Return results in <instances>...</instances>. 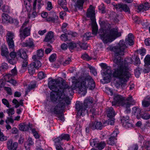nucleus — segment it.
I'll list each match as a JSON object with an SVG mask.
<instances>
[{
	"instance_id": "nucleus-1",
	"label": "nucleus",
	"mask_w": 150,
	"mask_h": 150,
	"mask_svg": "<svg viewBox=\"0 0 150 150\" xmlns=\"http://www.w3.org/2000/svg\"><path fill=\"white\" fill-rule=\"evenodd\" d=\"M134 39L132 34L130 33L125 41L121 40L116 46H110L107 48V50L113 52L114 71L113 76L119 79V81H116L115 83V86L117 88L120 87L122 89L124 88L126 86V82L131 76L130 72L131 68L129 65L133 62V60L131 57H128L123 61L121 56L125 55L128 44L129 45L134 44Z\"/></svg>"
},
{
	"instance_id": "nucleus-2",
	"label": "nucleus",
	"mask_w": 150,
	"mask_h": 150,
	"mask_svg": "<svg viewBox=\"0 0 150 150\" xmlns=\"http://www.w3.org/2000/svg\"><path fill=\"white\" fill-rule=\"evenodd\" d=\"M49 80H50L48 83V86L52 90L50 93L51 100L53 101L58 100V103H64L65 105L70 104L71 101L67 95H72L74 93H71L70 92L71 86H69L62 80L52 79V78H49Z\"/></svg>"
},
{
	"instance_id": "nucleus-3",
	"label": "nucleus",
	"mask_w": 150,
	"mask_h": 150,
	"mask_svg": "<svg viewBox=\"0 0 150 150\" xmlns=\"http://www.w3.org/2000/svg\"><path fill=\"white\" fill-rule=\"evenodd\" d=\"M71 79L72 83L70 91L71 93H74V90L77 88H78L80 91L82 92L85 91L87 88L92 90L95 87V83L90 76H86L83 79H77L74 76L71 77Z\"/></svg>"
},
{
	"instance_id": "nucleus-4",
	"label": "nucleus",
	"mask_w": 150,
	"mask_h": 150,
	"mask_svg": "<svg viewBox=\"0 0 150 150\" xmlns=\"http://www.w3.org/2000/svg\"><path fill=\"white\" fill-rule=\"evenodd\" d=\"M108 25V29H103V32L100 35L101 39L104 43L111 42L116 38L121 35L120 32H118L117 28L110 29L111 25L109 24Z\"/></svg>"
},
{
	"instance_id": "nucleus-5",
	"label": "nucleus",
	"mask_w": 150,
	"mask_h": 150,
	"mask_svg": "<svg viewBox=\"0 0 150 150\" xmlns=\"http://www.w3.org/2000/svg\"><path fill=\"white\" fill-rule=\"evenodd\" d=\"M93 101V98L91 97H89L84 100L83 104L81 103L76 102V108L77 112V115L83 116L85 114L87 113L88 111L86 110V108L91 106Z\"/></svg>"
},
{
	"instance_id": "nucleus-6",
	"label": "nucleus",
	"mask_w": 150,
	"mask_h": 150,
	"mask_svg": "<svg viewBox=\"0 0 150 150\" xmlns=\"http://www.w3.org/2000/svg\"><path fill=\"white\" fill-rule=\"evenodd\" d=\"M135 103V101L133 99L132 96H129L125 100L122 96L118 94L114 95L113 100L112 102V105L120 104L125 108H128Z\"/></svg>"
},
{
	"instance_id": "nucleus-7",
	"label": "nucleus",
	"mask_w": 150,
	"mask_h": 150,
	"mask_svg": "<svg viewBox=\"0 0 150 150\" xmlns=\"http://www.w3.org/2000/svg\"><path fill=\"white\" fill-rule=\"evenodd\" d=\"M86 15L87 17L90 18L91 21L92 34L96 35L97 34L98 27L96 21L95 8L92 5H90L88 9Z\"/></svg>"
},
{
	"instance_id": "nucleus-8",
	"label": "nucleus",
	"mask_w": 150,
	"mask_h": 150,
	"mask_svg": "<svg viewBox=\"0 0 150 150\" xmlns=\"http://www.w3.org/2000/svg\"><path fill=\"white\" fill-rule=\"evenodd\" d=\"M29 22V21H25L19 29V36L22 40H24L26 37L30 35L31 26Z\"/></svg>"
},
{
	"instance_id": "nucleus-9",
	"label": "nucleus",
	"mask_w": 150,
	"mask_h": 150,
	"mask_svg": "<svg viewBox=\"0 0 150 150\" xmlns=\"http://www.w3.org/2000/svg\"><path fill=\"white\" fill-rule=\"evenodd\" d=\"M70 139V137L69 134H61L58 137L54 139L53 141L54 142V144L55 146L56 150H65V148H63L62 146L63 143L61 142V141L63 140L68 141Z\"/></svg>"
},
{
	"instance_id": "nucleus-10",
	"label": "nucleus",
	"mask_w": 150,
	"mask_h": 150,
	"mask_svg": "<svg viewBox=\"0 0 150 150\" xmlns=\"http://www.w3.org/2000/svg\"><path fill=\"white\" fill-rule=\"evenodd\" d=\"M66 105H65L64 103H58L56 106H55L54 110V114H56L58 119L62 121L64 120V114L62 112L63 110Z\"/></svg>"
},
{
	"instance_id": "nucleus-11",
	"label": "nucleus",
	"mask_w": 150,
	"mask_h": 150,
	"mask_svg": "<svg viewBox=\"0 0 150 150\" xmlns=\"http://www.w3.org/2000/svg\"><path fill=\"white\" fill-rule=\"evenodd\" d=\"M101 72L103 76V79L101 80L102 82L104 84L109 82L112 75L110 67L109 66L105 69H102Z\"/></svg>"
},
{
	"instance_id": "nucleus-12",
	"label": "nucleus",
	"mask_w": 150,
	"mask_h": 150,
	"mask_svg": "<svg viewBox=\"0 0 150 150\" xmlns=\"http://www.w3.org/2000/svg\"><path fill=\"white\" fill-rule=\"evenodd\" d=\"M14 37V34L12 32L8 31L6 34V41L8 48L13 51L14 47V42L13 40Z\"/></svg>"
},
{
	"instance_id": "nucleus-13",
	"label": "nucleus",
	"mask_w": 150,
	"mask_h": 150,
	"mask_svg": "<svg viewBox=\"0 0 150 150\" xmlns=\"http://www.w3.org/2000/svg\"><path fill=\"white\" fill-rule=\"evenodd\" d=\"M105 123H104L103 124L100 122H92L89 124V127L93 130L95 129L101 130L103 127L106 126Z\"/></svg>"
},
{
	"instance_id": "nucleus-14",
	"label": "nucleus",
	"mask_w": 150,
	"mask_h": 150,
	"mask_svg": "<svg viewBox=\"0 0 150 150\" xmlns=\"http://www.w3.org/2000/svg\"><path fill=\"white\" fill-rule=\"evenodd\" d=\"M119 131L117 129L114 130L111 135L110 137L107 140V143L108 144L113 145L115 144V141L117 140L116 137H117Z\"/></svg>"
},
{
	"instance_id": "nucleus-15",
	"label": "nucleus",
	"mask_w": 150,
	"mask_h": 150,
	"mask_svg": "<svg viewBox=\"0 0 150 150\" xmlns=\"http://www.w3.org/2000/svg\"><path fill=\"white\" fill-rule=\"evenodd\" d=\"M115 7L119 11H123L126 12L130 13L129 8L126 4H119L116 5Z\"/></svg>"
},
{
	"instance_id": "nucleus-16",
	"label": "nucleus",
	"mask_w": 150,
	"mask_h": 150,
	"mask_svg": "<svg viewBox=\"0 0 150 150\" xmlns=\"http://www.w3.org/2000/svg\"><path fill=\"white\" fill-rule=\"evenodd\" d=\"M22 45L23 47H28L32 49H33L35 47L33 40L30 38L26 40L25 42H22Z\"/></svg>"
},
{
	"instance_id": "nucleus-17",
	"label": "nucleus",
	"mask_w": 150,
	"mask_h": 150,
	"mask_svg": "<svg viewBox=\"0 0 150 150\" xmlns=\"http://www.w3.org/2000/svg\"><path fill=\"white\" fill-rule=\"evenodd\" d=\"M7 145L9 150H16L18 147V143L16 142L13 143L12 140H10L8 142Z\"/></svg>"
},
{
	"instance_id": "nucleus-18",
	"label": "nucleus",
	"mask_w": 150,
	"mask_h": 150,
	"mask_svg": "<svg viewBox=\"0 0 150 150\" xmlns=\"http://www.w3.org/2000/svg\"><path fill=\"white\" fill-rule=\"evenodd\" d=\"M150 7V4L147 2H146L144 5H141L138 6V9L139 11H138V12H143L144 11L148 10Z\"/></svg>"
},
{
	"instance_id": "nucleus-19",
	"label": "nucleus",
	"mask_w": 150,
	"mask_h": 150,
	"mask_svg": "<svg viewBox=\"0 0 150 150\" xmlns=\"http://www.w3.org/2000/svg\"><path fill=\"white\" fill-rule=\"evenodd\" d=\"M44 50L42 49L37 50V54L34 55L32 57V58L34 60L41 59L43 57Z\"/></svg>"
},
{
	"instance_id": "nucleus-20",
	"label": "nucleus",
	"mask_w": 150,
	"mask_h": 150,
	"mask_svg": "<svg viewBox=\"0 0 150 150\" xmlns=\"http://www.w3.org/2000/svg\"><path fill=\"white\" fill-rule=\"evenodd\" d=\"M132 113L135 115L138 119L141 117V110L140 109L137 107H134L132 109Z\"/></svg>"
},
{
	"instance_id": "nucleus-21",
	"label": "nucleus",
	"mask_w": 150,
	"mask_h": 150,
	"mask_svg": "<svg viewBox=\"0 0 150 150\" xmlns=\"http://www.w3.org/2000/svg\"><path fill=\"white\" fill-rule=\"evenodd\" d=\"M2 20L4 23H12V19L8 15L5 13H3L2 15Z\"/></svg>"
},
{
	"instance_id": "nucleus-22",
	"label": "nucleus",
	"mask_w": 150,
	"mask_h": 150,
	"mask_svg": "<svg viewBox=\"0 0 150 150\" xmlns=\"http://www.w3.org/2000/svg\"><path fill=\"white\" fill-rule=\"evenodd\" d=\"M17 54L18 55V57H20L23 60L28 59V57L26 52L22 49H20L18 51Z\"/></svg>"
},
{
	"instance_id": "nucleus-23",
	"label": "nucleus",
	"mask_w": 150,
	"mask_h": 150,
	"mask_svg": "<svg viewBox=\"0 0 150 150\" xmlns=\"http://www.w3.org/2000/svg\"><path fill=\"white\" fill-rule=\"evenodd\" d=\"M30 128H31L30 123H29L28 124L25 123H22L20 124L19 125V129L22 131L28 130Z\"/></svg>"
},
{
	"instance_id": "nucleus-24",
	"label": "nucleus",
	"mask_w": 150,
	"mask_h": 150,
	"mask_svg": "<svg viewBox=\"0 0 150 150\" xmlns=\"http://www.w3.org/2000/svg\"><path fill=\"white\" fill-rule=\"evenodd\" d=\"M53 33L52 31H50L47 33L46 35L44 41L45 42H49L51 40H54Z\"/></svg>"
},
{
	"instance_id": "nucleus-25",
	"label": "nucleus",
	"mask_w": 150,
	"mask_h": 150,
	"mask_svg": "<svg viewBox=\"0 0 150 150\" xmlns=\"http://www.w3.org/2000/svg\"><path fill=\"white\" fill-rule=\"evenodd\" d=\"M107 114L108 117L110 118H112L115 116V112L112 108H108L107 109Z\"/></svg>"
},
{
	"instance_id": "nucleus-26",
	"label": "nucleus",
	"mask_w": 150,
	"mask_h": 150,
	"mask_svg": "<svg viewBox=\"0 0 150 150\" xmlns=\"http://www.w3.org/2000/svg\"><path fill=\"white\" fill-rule=\"evenodd\" d=\"M90 144L93 147H97L99 141L97 139H94L90 140Z\"/></svg>"
},
{
	"instance_id": "nucleus-27",
	"label": "nucleus",
	"mask_w": 150,
	"mask_h": 150,
	"mask_svg": "<svg viewBox=\"0 0 150 150\" xmlns=\"http://www.w3.org/2000/svg\"><path fill=\"white\" fill-rule=\"evenodd\" d=\"M150 105V96L144 100L142 102V105L144 107H147Z\"/></svg>"
},
{
	"instance_id": "nucleus-28",
	"label": "nucleus",
	"mask_w": 150,
	"mask_h": 150,
	"mask_svg": "<svg viewBox=\"0 0 150 150\" xmlns=\"http://www.w3.org/2000/svg\"><path fill=\"white\" fill-rule=\"evenodd\" d=\"M37 0H35L34 2L33 3V11L31 16V18H35L38 15L37 13L36 12V11H35V10L36 9V6L37 4Z\"/></svg>"
},
{
	"instance_id": "nucleus-29",
	"label": "nucleus",
	"mask_w": 150,
	"mask_h": 150,
	"mask_svg": "<svg viewBox=\"0 0 150 150\" xmlns=\"http://www.w3.org/2000/svg\"><path fill=\"white\" fill-rule=\"evenodd\" d=\"M58 4L60 5L63 8L65 9L66 11L68 10L66 6L67 4L65 0H58Z\"/></svg>"
},
{
	"instance_id": "nucleus-30",
	"label": "nucleus",
	"mask_w": 150,
	"mask_h": 150,
	"mask_svg": "<svg viewBox=\"0 0 150 150\" xmlns=\"http://www.w3.org/2000/svg\"><path fill=\"white\" fill-rule=\"evenodd\" d=\"M35 68L34 66L31 63L28 67V72L30 75H32L35 73Z\"/></svg>"
},
{
	"instance_id": "nucleus-31",
	"label": "nucleus",
	"mask_w": 150,
	"mask_h": 150,
	"mask_svg": "<svg viewBox=\"0 0 150 150\" xmlns=\"http://www.w3.org/2000/svg\"><path fill=\"white\" fill-rule=\"evenodd\" d=\"M8 53L7 47L5 46H2L1 49V55L6 57L8 55Z\"/></svg>"
},
{
	"instance_id": "nucleus-32",
	"label": "nucleus",
	"mask_w": 150,
	"mask_h": 150,
	"mask_svg": "<svg viewBox=\"0 0 150 150\" xmlns=\"http://www.w3.org/2000/svg\"><path fill=\"white\" fill-rule=\"evenodd\" d=\"M23 100H21L19 102L16 99H13L12 101V103L15 105V107L16 108L18 107L20 105H22L23 104Z\"/></svg>"
},
{
	"instance_id": "nucleus-33",
	"label": "nucleus",
	"mask_w": 150,
	"mask_h": 150,
	"mask_svg": "<svg viewBox=\"0 0 150 150\" xmlns=\"http://www.w3.org/2000/svg\"><path fill=\"white\" fill-rule=\"evenodd\" d=\"M68 47L70 50H73L76 47L78 48L77 44H76L74 42H71L68 43Z\"/></svg>"
},
{
	"instance_id": "nucleus-34",
	"label": "nucleus",
	"mask_w": 150,
	"mask_h": 150,
	"mask_svg": "<svg viewBox=\"0 0 150 150\" xmlns=\"http://www.w3.org/2000/svg\"><path fill=\"white\" fill-rule=\"evenodd\" d=\"M35 62L33 63H31L37 69H38L40 67H41L42 65V64L41 62L38 61L37 60H34Z\"/></svg>"
},
{
	"instance_id": "nucleus-35",
	"label": "nucleus",
	"mask_w": 150,
	"mask_h": 150,
	"mask_svg": "<svg viewBox=\"0 0 150 150\" xmlns=\"http://www.w3.org/2000/svg\"><path fill=\"white\" fill-rule=\"evenodd\" d=\"M106 144L104 142H99L98 143V146L97 147L99 150H101L103 149L105 146Z\"/></svg>"
},
{
	"instance_id": "nucleus-36",
	"label": "nucleus",
	"mask_w": 150,
	"mask_h": 150,
	"mask_svg": "<svg viewBox=\"0 0 150 150\" xmlns=\"http://www.w3.org/2000/svg\"><path fill=\"white\" fill-rule=\"evenodd\" d=\"M88 67L90 70V72L94 76H96L97 74V72L96 70L92 66L90 65H88Z\"/></svg>"
},
{
	"instance_id": "nucleus-37",
	"label": "nucleus",
	"mask_w": 150,
	"mask_h": 150,
	"mask_svg": "<svg viewBox=\"0 0 150 150\" xmlns=\"http://www.w3.org/2000/svg\"><path fill=\"white\" fill-rule=\"evenodd\" d=\"M142 69L139 67H138L135 70L134 72L135 75L137 78L139 77L141 73Z\"/></svg>"
},
{
	"instance_id": "nucleus-38",
	"label": "nucleus",
	"mask_w": 150,
	"mask_h": 150,
	"mask_svg": "<svg viewBox=\"0 0 150 150\" xmlns=\"http://www.w3.org/2000/svg\"><path fill=\"white\" fill-rule=\"evenodd\" d=\"M144 61L145 64L147 65H150V55H147L144 59Z\"/></svg>"
},
{
	"instance_id": "nucleus-39",
	"label": "nucleus",
	"mask_w": 150,
	"mask_h": 150,
	"mask_svg": "<svg viewBox=\"0 0 150 150\" xmlns=\"http://www.w3.org/2000/svg\"><path fill=\"white\" fill-rule=\"evenodd\" d=\"M91 33L90 32H88L85 33L83 36V39L84 40H88L91 37Z\"/></svg>"
},
{
	"instance_id": "nucleus-40",
	"label": "nucleus",
	"mask_w": 150,
	"mask_h": 150,
	"mask_svg": "<svg viewBox=\"0 0 150 150\" xmlns=\"http://www.w3.org/2000/svg\"><path fill=\"white\" fill-rule=\"evenodd\" d=\"M121 122L122 125L126 123L127 121H129V117L127 116H121Z\"/></svg>"
},
{
	"instance_id": "nucleus-41",
	"label": "nucleus",
	"mask_w": 150,
	"mask_h": 150,
	"mask_svg": "<svg viewBox=\"0 0 150 150\" xmlns=\"http://www.w3.org/2000/svg\"><path fill=\"white\" fill-rule=\"evenodd\" d=\"M10 49L11 50V51H12L11 52L10 54V55L12 59H14V58H15L16 57L17 58L18 57V55H17V52L15 53V52H13L14 50L13 51L11 49Z\"/></svg>"
},
{
	"instance_id": "nucleus-42",
	"label": "nucleus",
	"mask_w": 150,
	"mask_h": 150,
	"mask_svg": "<svg viewBox=\"0 0 150 150\" xmlns=\"http://www.w3.org/2000/svg\"><path fill=\"white\" fill-rule=\"evenodd\" d=\"M34 144L31 138L29 137L28 138L27 141L25 143L24 145H27L28 146H30L33 145Z\"/></svg>"
},
{
	"instance_id": "nucleus-43",
	"label": "nucleus",
	"mask_w": 150,
	"mask_h": 150,
	"mask_svg": "<svg viewBox=\"0 0 150 150\" xmlns=\"http://www.w3.org/2000/svg\"><path fill=\"white\" fill-rule=\"evenodd\" d=\"M78 48L80 47L81 49L83 50H86L87 48V46L86 43H83L80 44H77Z\"/></svg>"
},
{
	"instance_id": "nucleus-44",
	"label": "nucleus",
	"mask_w": 150,
	"mask_h": 150,
	"mask_svg": "<svg viewBox=\"0 0 150 150\" xmlns=\"http://www.w3.org/2000/svg\"><path fill=\"white\" fill-rule=\"evenodd\" d=\"M141 117L145 120H148L150 118V115L147 113L141 114Z\"/></svg>"
},
{
	"instance_id": "nucleus-45",
	"label": "nucleus",
	"mask_w": 150,
	"mask_h": 150,
	"mask_svg": "<svg viewBox=\"0 0 150 150\" xmlns=\"http://www.w3.org/2000/svg\"><path fill=\"white\" fill-rule=\"evenodd\" d=\"M81 57L83 59L86 60L88 61L91 59V58L89 57L87 54H84L81 56Z\"/></svg>"
},
{
	"instance_id": "nucleus-46",
	"label": "nucleus",
	"mask_w": 150,
	"mask_h": 150,
	"mask_svg": "<svg viewBox=\"0 0 150 150\" xmlns=\"http://www.w3.org/2000/svg\"><path fill=\"white\" fill-rule=\"evenodd\" d=\"M38 77L40 79H42L46 76V74L42 71H40L38 74Z\"/></svg>"
},
{
	"instance_id": "nucleus-47",
	"label": "nucleus",
	"mask_w": 150,
	"mask_h": 150,
	"mask_svg": "<svg viewBox=\"0 0 150 150\" xmlns=\"http://www.w3.org/2000/svg\"><path fill=\"white\" fill-rule=\"evenodd\" d=\"M144 144L146 149L149 150L150 146V141L149 140L145 141L144 142Z\"/></svg>"
},
{
	"instance_id": "nucleus-48",
	"label": "nucleus",
	"mask_w": 150,
	"mask_h": 150,
	"mask_svg": "<svg viewBox=\"0 0 150 150\" xmlns=\"http://www.w3.org/2000/svg\"><path fill=\"white\" fill-rule=\"evenodd\" d=\"M56 54H52L50 57L49 59L50 62H54L56 59Z\"/></svg>"
},
{
	"instance_id": "nucleus-49",
	"label": "nucleus",
	"mask_w": 150,
	"mask_h": 150,
	"mask_svg": "<svg viewBox=\"0 0 150 150\" xmlns=\"http://www.w3.org/2000/svg\"><path fill=\"white\" fill-rule=\"evenodd\" d=\"M138 148V145L137 144H134L130 146L128 150H137Z\"/></svg>"
},
{
	"instance_id": "nucleus-50",
	"label": "nucleus",
	"mask_w": 150,
	"mask_h": 150,
	"mask_svg": "<svg viewBox=\"0 0 150 150\" xmlns=\"http://www.w3.org/2000/svg\"><path fill=\"white\" fill-rule=\"evenodd\" d=\"M7 113L8 114L9 116L10 115H12L15 112L13 108H10L7 110L6 111Z\"/></svg>"
},
{
	"instance_id": "nucleus-51",
	"label": "nucleus",
	"mask_w": 150,
	"mask_h": 150,
	"mask_svg": "<svg viewBox=\"0 0 150 150\" xmlns=\"http://www.w3.org/2000/svg\"><path fill=\"white\" fill-rule=\"evenodd\" d=\"M112 119H109L107 121H106L104 123H105V124H108V125H113L114 123V119L112 118Z\"/></svg>"
},
{
	"instance_id": "nucleus-52",
	"label": "nucleus",
	"mask_w": 150,
	"mask_h": 150,
	"mask_svg": "<svg viewBox=\"0 0 150 150\" xmlns=\"http://www.w3.org/2000/svg\"><path fill=\"white\" fill-rule=\"evenodd\" d=\"M96 109L94 108H92L90 110V113L92 114V115H91V119L92 118H93L94 116L96 115Z\"/></svg>"
},
{
	"instance_id": "nucleus-53",
	"label": "nucleus",
	"mask_w": 150,
	"mask_h": 150,
	"mask_svg": "<svg viewBox=\"0 0 150 150\" xmlns=\"http://www.w3.org/2000/svg\"><path fill=\"white\" fill-rule=\"evenodd\" d=\"M12 23H13L14 24V25L16 27V28H18L19 27V22L18 20L17 19H12Z\"/></svg>"
},
{
	"instance_id": "nucleus-54",
	"label": "nucleus",
	"mask_w": 150,
	"mask_h": 150,
	"mask_svg": "<svg viewBox=\"0 0 150 150\" xmlns=\"http://www.w3.org/2000/svg\"><path fill=\"white\" fill-rule=\"evenodd\" d=\"M140 63L141 62L139 58L136 56L135 58L134 64L136 66H138L139 64H140Z\"/></svg>"
},
{
	"instance_id": "nucleus-55",
	"label": "nucleus",
	"mask_w": 150,
	"mask_h": 150,
	"mask_svg": "<svg viewBox=\"0 0 150 150\" xmlns=\"http://www.w3.org/2000/svg\"><path fill=\"white\" fill-rule=\"evenodd\" d=\"M129 121H127L126 123L123 124V126L124 127L126 128H129L132 126V125L131 123L129 122Z\"/></svg>"
},
{
	"instance_id": "nucleus-56",
	"label": "nucleus",
	"mask_w": 150,
	"mask_h": 150,
	"mask_svg": "<svg viewBox=\"0 0 150 150\" xmlns=\"http://www.w3.org/2000/svg\"><path fill=\"white\" fill-rule=\"evenodd\" d=\"M12 75L11 74H8L5 75L4 76V79L7 82V81H9L11 78H12Z\"/></svg>"
},
{
	"instance_id": "nucleus-57",
	"label": "nucleus",
	"mask_w": 150,
	"mask_h": 150,
	"mask_svg": "<svg viewBox=\"0 0 150 150\" xmlns=\"http://www.w3.org/2000/svg\"><path fill=\"white\" fill-rule=\"evenodd\" d=\"M2 11L4 12H8L9 11V8L7 6H3L2 8Z\"/></svg>"
},
{
	"instance_id": "nucleus-58",
	"label": "nucleus",
	"mask_w": 150,
	"mask_h": 150,
	"mask_svg": "<svg viewBox=\"0 0 150 150\" xmlns=\"http://www.w3.org/2000/svg\"><path fill=\"white\" fill-rule=\"evenodd\" d=\"M32 132L36 138L38 139L39 138V136L38 133L34 129H33L32 130Z\"/></svg>"
},
{
	"instance_id": "nucleus-59",
	"label": "nucleus",
	"mask_w": 150,
	"mask_h": 150,
	"mask_svg": "<svg viewBox=\"0 0 150 150\" xmlns=\"http://www.w3.org/2000/svg\"><path fill=\"white\" fill-rule=\"evenodd\" d=\"M7 82H9L11 84L14 86H16L17 85V82L16 81L12 78H11V79L9 81H7Z\"/></svg>"
},
{
	"instance_id": "nucleus-60",
	"label": "nucleus",
	"mask_w": 150,
	"mask_h": 150,
	"mask_svg": "<svg viewBox=\"0 0 150 150\" xmlns=\"http://www.w3.org/2000/svg\"><path fill=\"white\" fill-rule=\"evenodd\" d=\"M28 59H24L23 62V64H22V67L23 68H25L28 65Z\"/></svg>"
},
{
	"instance_id": "nucleus-61",
	"label": "nucleus",
	"mask_w": 150,
	"mask_h": 150,
	"mask_svg": "<svg viewBox=\"0 0 150 150\" xmlns=\"http://www.w3.org/2000/svg\"><path fill=\"white\" fill-rule=\"evenodd\" d=\"M71 61V59L70 58H68L65 60V61L63 62V64L64 66H65L69 64Z\"/></svg>"
},
{
	"instance_id": "nucleus-62",
	"label": "nucleus",
	"mask_w": 150,
	"mask_h": 150,
	"mask_svg": "<svg viewBox=\"0 0 150 150\" xmlns=\"http://www.w3.org/2000/svg\"><path fill=\"white\" fill-rule=\"evenodd\" d=\"M4 89L7 91L8 94L10 95L12 94L11 89L10 88L5 86L4 87Z\"/></svg>"
},
{
	"instance_id": "nucleus-63",
	"label": "nucleus",
	"mask_w": 150,
	"mask_h": 150,
	"mask_svg": "<svg viewBox=\"0 0 150 150\" xmlns=\"http://www.w3.org/2000/svg\"><path fill=\"white\" fill-rule=\"evenodd\" d=\"M60 38L62 40L64 41H66L68 40L67 36L66 34H62Z\"/></svg>"
},
{
	"instance_id": "nucleus-64",
	"label": "nucleus",
	"mask_w": 150,
	"mask_h": 150,
	"mask_svg": "<svg viewBox=\"0 0 150 150\" xmlns=\"http://www.w3.org/2000/svg\"><path fill=\"white\" fill-rule=\"evenodd\" d=\"M2 102L3 103L6 105L8 108L9 107V103L6 99L4 98L3 99H2Z\"/></svg>"
}]
</instances>
